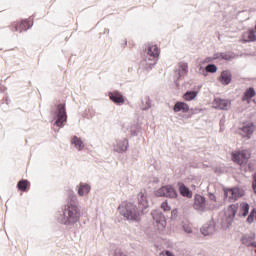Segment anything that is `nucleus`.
<instances>
[{
  "label": "nucleus",
  "instance_id": "obj_1",
  "mask_svg": "<svg viewBox=\"0 0 256 256\" xmlns=\"http://www.w3.org/2000/svg\"><path fill=\"white\" fill-rule=\"evenodd\" d=\"M119 209L121 215L128 219V221H141L143 210H139L137 206L131 203H124L119 207Z\"/></svg>",
  "mask_w": 256,
  "mask_h": 256
},
{
  "label": "nucleus",
  "instance_id": "obj_2",
  "mask_svg": "<svg viewBox=\"0 0 256 256\" xmlns=\"http://www.w3.org/2000/svg\"><path fill=\"white\" fill-rule=\"evenodd\" d=\"M81 213L79 207L75 204H67L64 208L63 217L65 225L69 223H77L79 221Z\"/></svg>",
  "mask_w": 256,
  "mask_h": 256
},
{
  "label": "nucleus",
  "instance_id": "obj_3",
  "mask_svg": "<svg viewBox=\"0 0 256 256\" xmlns=\"http://www.w3.org/2000/svg\"><path fill=\"white\" fill-rule=\"evenodd\" d=\"M224 197L228 199L230 203H235V201H239L241 197H245V190L237 186L224 188Z\"/></svg>",
  "mask_w": 256,
  "mask_h": 256
},
{
  "label": "nucleus",
  "instance_id": "obj_4",
  "mask_svg": "<svg viewBox=\"0 0 256 256\" xmlns=\"http://www.w3.org/2000/svg\"><path fill=\"white\" fill-rule=\"evenodd\" d=\"M33 27V19L28 18L20 21H15L10 25L11 31H17L18 33H23V31H28Z\"/></svg>",
  "mask_w": 256,
  "mask_h": 256
},
{
  "label": "nucleus",
  "instance_id": "obj_5",
  "mask_svg": "<svg viewBox=\"0 0 256 256\" xmlns=\"http://www.w3.org/2000/svg\"><path fill=\"white\" fill-rule=\"evenodd\" d=\"M249 159H251V153L248 150L232 152V161L237 165H245Z\"/></svg>",
  "mask_w": 256,
  "mask_h": 256
},
{
  "label": "nucleus",
  "instance_id": "obj_6",
  "mask_svg": "<svg viewBox=\"0 0 256 256\" xmlns=\"http://www.w3.org/2000/svg\"><path fill=\"white\" fill-rule=\"evenodd\" d=\"M156 197H168L169 199H177V190L171 185L162 186L156 191Z\"/></svg>",
  "mask_w": 256,
  "mask_h": 256
},
{
  "label": "nucleus",
  "instance_id": "obj_7",
  "mask_svg": "<svg viewBox=\"0 0 256 256\" xmlns=\"http://www.w3.org/2000/svg\"><path fill=\"white\" fill-rule=\"evenodd\" d=\"M151 215L154 219L155 227H157L158 231H163V229H165L167 226V222L165 221V216H163V213L154 210Z\"/></svg>",
  "mask_w": 256,
  "mask_h": 256
},
{
  "label": "nucleus",
  "instance_id": "obj_8",
  "mask_svg": "<svg viewBox=\"0 0 256 256\" xmlns=\"http://www.w3.org/2000/svg\"><path fill=\"white\" fill-rule=\"evenodd\" d=\"M65 121H67V112L65 111V106L63 104H59L55 125L57 127H63V123H65Z\"/></svg>",
  "mask_w": 256,
  "mask_h": 256
},
{
  "label": "nucleus",
  "instance_id": "obj_9",
  "mask_svg": "<svg viewBox=\"0 0 256 256\" xmlns=\"http://www.w3.org/2000/svg\"><path fill=\"white\" fill-rule=\"evenodd\" d=\"M237 211H239V204H231L225 211V217L233 221V219H235V215H237Z\"/></svg>",
  "mask_w": 256,
  "mask_h": 256
},
{
  "label": "nucleus",
  "instance_id": "obj_10",
  "mask_svg": "<svg viewBox=\"0 0 256 256\" xmlns=\"http://www.w3.org/2000/svg\"><path fill=\"white\" fill-rule=\"evenodd\" d=\"M205 207H206L205 197L201 195H196L194 199V209H197V211H205Z\"/></svg>",
  "mask_w": 256,
  "mask_h": 256
},
{
  "label": "nucleus",
  "instance_id": "obj_11",
  "mask_svg": "<svg viewBox=\"0 0 256 256\" xmlns=\"http://www.w3.org/2000/svg\"><path fill=\"white\" fill-rule=\"evenodd\" d=\"M145 52L147 53V55H149L150 60L159 58L160 50L159 47H157V45H148Z\"/></svg>",
  "mask_w": 256,
  "mask_h": 256
},
{
  "label": "nucleus",
  "instance_id": "obj_12",
  "mask_svg": "<svg viewBox=\"0 0 256 256\" xmlns=\"http://www.w3.org/2000/svg\"><path fill=\"white\" fill-rule=\"evenodd\" d=\"M109 97L116 105H123L125 103V98L119 91L109 92Z\"/></svg>",
  "mask_w": 256,
  "mask_h": 256
},
{
  "label": "nucleus",
  "instance_id": "obj_13",
  "mask_svg": "<svg viewBox=\"0 0 256 256\" xmlns=\"http://www.w3.org/2000/svg\"><path fill=\"white\" fill-rule=\"evenodd\" d=\"M138 205L139 209L145 211L149 207V201H147V194L145 192H140L138 195Z\"/></svg>",
  "mask_w": 256,
  "mask_h": 256
},
{
  "label": "nucleus",
  "instance_id": "obj_14",
  "mask_svg": "<svg viewBox=\"0 0 256 256\" xmlns=\"http://www.w3.org/2000/svg\"><path fill=\"white\" fill-rule=\"evenodd\" d=\"M214 105H216L217 109H222L227 111L231 107V102L229 100H223L221 98H216L214 100Z\"/></svg>",
  "mask_w": 256,
  "mask_h": 256
},
{
  "label": "nucleus",
  "instance_id": "obj_15",
  "mask_svg": "<svg viewBox=\"0 0 256 256\" xmlns=\"http://www.w3.org/2000/svg\"><path fill=\"white\" fill-rule=\"evenodd\" d=\"M241 131L242 137H247V139H251V135H253V131H255V125H253V123H248L242 127Z\"/></svg>",
  "mask_w": 256,
  "mask_h": 256
},
{
  "label": "nucleus",
  "instance_id": "obj_16",
  "mask_svg": "<svg viewBox=\"0 0 256 256\" xmlns=\"http://www.w3.org/2000/svg\"><path fill=\"white\" fill-rule=\"evenodd\" d=\"M237 215L238 217H247L249 215V204L246 202L238 204V210H237Z\"/></svg>",
  "mask_w": 256,
  "mask_h": 256
},
{
  "label": "nucleus",
  "instance_id": "obj_17",
  "mask_svg": "<svg viewBox=\"0 0 256 256\" xmlns=\"http://www.w3.org/2000/svg\"><path fill=\"white\" fill-rule=\"evenodd\" d=\"M178 187L180 195H182V197H187L188 199H191V197H193V192H191V190H189V188H187V186H185L183 182H179Z\"/></svg>",
  "mask_w": 256,
  "mask_h": 256
},
{
  "label": "nucleus",
  "instance_id": "obj_18",
  "mask_svg": "<svg viewBox=\"0 0 256 256\" xmlns=\"http://www.w3.org/2000/svg\"><path fill=\"white\" fill-rule=\"evenodd\" d=\"M173 111L174 113H179V111H182V113H189V104L185 102H176Z\"/></svg>",
  "mask_w": 256,
  "mask_h": 256
},
{
  "label": "nucleus",
  "instance_id": "obj_19",
  "mask_svg": "<svg viewBox=\"0 0 256 256\" xmlns=\"http://www.w3.org/2000/svg\"><path fill=\"white\" fill-rule=\"evenodd\" d=\"M232 75L231 72L228 70H225L221 73L219 81L220 83H222V85H229V83H231V79H232Z\"/></svg>",
  "mask_w": 256,
  "mask_h": 256
},
{
  "label": "nucleus",
  "instance_id": "obj_20",
  "mask_svg": "<svg viewBox=\"0 0 256 256\" xmlns=\"http://www.w3.org/2000/svg\"><path fill=\"white\" fill-rule=\"evenodd\" d=\"M255 95H256L255 88L250 87V88L246 89V91L244 92L242 101H246L249 104V103H251V99H253V97H255Z\"/></svg>",
  "mask_w": 256,
  "mask_h": 256
},
{
  "label": "nucleus",
  "instance_id": "obj_21",
  "mask_svg": "<svg viewBox=\"0 0 256 256\" xmlns=\"http://www.w3.org/2000/svg\"><path fill=\"white\" fill-rule=\"evenodd\" d=\"M242 245H245L246 247H253L255 243V235H244L241 238Z\"/></svg>",
  "mask_w": 256,
  "mask_h": 256
},
{
  "label": "nucleus",
  "instance_id": "obj_22",
  "mask_svg": "<svg viewBox=\"0 0 256 256\" xmlns=\"http://www.w3.org/2000/svg\"><path fill=\"white\" fill-rule=\"evenodd\" d=\"M178 75L179 77H185V75H187V73H189V64L185 63V62H180L178 64Z\"/></svg>",
  "mask_w": 256,
  "mask_h": 256
},
{
  "label": "nucleus",
  "instance_id": "obj_23",
  "mask_svg": "<svg viewBox=\"0 0 256 256\" xmlns=\"http://www.w3.org/2000/svg\"><path fill=\"white\" fill-rule=\"evenodd\" d=\"M71 144L76 147L78 151H83L85 148V144H83V140L77 136H73L71 139Z\"/></svg>",
  "mask_w": 256,
  "mask_h": 256
},
{
  "label": "nucleus",
  "instance_id": "obj_24",
  "mask_svg": "<svg viewBox=\"0 0 256 256\" xmlns=\"http://www.w3.org/2000/svg\"><path fill=\"white\" fill-rule=\"evenodd\" d=\"M243 41H245V43L256 41L255 30H248L247 32H245L243 34Z\"/></svg>",
  "mask_w": 256,
  "mask_h": 256
},
{
  "label": "nucleus",
  "instance_id": "obj_25",
  "mask_svg": "<svg viewBox=\"0 0 256 256\" xmlns=\"http://www.w3.org/2000/svg\"><path fill=\"white\" fill-rule=\"evenodd\" d=\"M19 191L27 192L31 188V183L28 180H20L17 184Z\"/></svg>",
  "mask_w": 256,
  "mask_h": 256
},
{
  "label": "nucleus",
  "instance_id": "obj_26",
  "mask_svg": "<svg viewBox=\"0 0 256 256\" xmlns=\"http://www.w3.org/2000/svg\"><path fill=\"white\" fill-rule=\"evenodd\" d=\"M89 191H91V186H89L88 184H80V187L78 189V195H80V197H83L85 195H88Z\"/></svg>",
  "mask_w": 256,
  "mask_h": 256
},
{
  "label": "nucleus",
  "instance_id": "obj_27",
  "mask_svg": "<svg viewBox=\"0 0 256 256\" xmlns=\"http://www.w3.org/2000/svg\"><path fill=\"white\" fill-rule=\"evenodd\" d=\"M215 232V226L213 225H205L201 228V233L206 237V235H213Z\"/></svg>",
  "mask_w": 256,
  "mask_h": 256
},
{
  "label": "nucleus",
  "instance_id": "obj_28",
  "mask_svg": "<svg viewBox=\"0 0 256 256\" xmlns=\"http://www.w3.org/2000/svg\"><path fill=\"white\" fill-rule=\"evenodd\" d=\"M198 95L197 91H188L183 95L184 101H193Z\"/></svg>",
  "mask_w": 256,
  "mask_h": 256
},
{
  "label": "nucleus",
  "instance_id": "obj_29",
  "mask_svg": "<svg viewBox=\"0 0 256 256\" xmlns=\"http://www.w3.org/2000/svg\"><path fill=\"white\" fill-rule=\"evenodd\" d=\"M254 221H256V208L251 210V212L247 218L248 223H253Z\"/></svg>",
  "mask_w": 256,
  "mask_h": 256
},
{
  "label": "nucleus",
  "instance_id": "obj_30",
  "mask_svg": "<svg viewBox=\"0 0 256 256\" xmlns=\"http://www.w3.org/2000/svg\"><path fill=\"white\" fill-rule=\"evenodd\" d=\"M206 71L208 73H217V66H215L214 64H210L206 66Z\"/></svg>",
  "mask_w": 256,
  "mask_h": 256
},
{
  "label": "nucleus",
  "instance_id": "obj_31",
  "mask_svg": "<svg viewBox=\"0 0 256 256\" xmlns=\"http://www.w3.org/2000/svg\"><path fill=\"white\" fill-rule=\"evenodd\" d=\"M161 209L163 211H171V206H169V203L165 201L161 204Z\"/></svg>",
  "mask_w": 256,
  "mask_h": 256
},
{
  "label": "nucleus",
  "instance_id": "obj_32",
  "mask_svg": "<svg viewBox=\"0 0 256 256\" xmlns=\"http://www.w3.org/2000/svg\"><path fill=\"white\" fill-rule=\"evenodd\" d=\"M127 145H129V143L127 142V140H124L122 142V146H119L118 151H127Z\"/></svg>",
  "mask_w": 256,
  "mask_h": 256
},
{
  "label": "nucleus",
  "instance_id": "obj_33",
  "mask_svg": "<svg viewBox=\"0 0 256 256\" xmlns=\"http://www.w3.org/2000/svg\"><path fill=\"white\" fill-rule=\"evenodd\" d=\"M183 229H184V231H185L186 233H193V230H192V228H191V226H190L189 224H185V225L183 226Z\"/></svg>",
  "mask_w": 256,
  "mask_h": 256
},
{
  "label": "nucleus",
  "instance_id": "obj_34",
  "mask_svg": "<svg viewBox=\"0 0 256 256\" xmlns=\"http://www.w3.org/2000/svg\"><path fill=\"white\" fill-rule=\"evenodd\" d=\"M160 255H161V256H165V255H166V256H175V255H173V253H171V252L168 251V250H167V251H164V252H161Z\"/></svg>",
  "mask_w": 256,
  "mask_h": 256
},
{
  "label": "nucleus",
  "instance_id": "obj_35",
  "mask_svg": "<svg viewBox=\"0 0 256 256\" xmlns=\"http://www.w3.org/2000/svg\"><path fill=\"white\" fill-rule=\"evenodd\" d=\"M114 256H125V254H123V252H121V250L117 249V250L115 251Z\"/></svg>",
  "mask_w": 256,
  "mask_h": 256
},
{
  "label": "nucleus",
  "instance_id": "obj_36",
  "mask_svg": "<svg viewBox=\"0 0 256 256\" xmlns=\"http://www.w3.org/2000/svg\"><path fill=\"white\" fill-rule=\"evenodd\" d=\"M210 201H217V197H215V194H209Z\"/></svg>",
  "mask_w": 256,
  "mask_h": 256
}]
</instances>
